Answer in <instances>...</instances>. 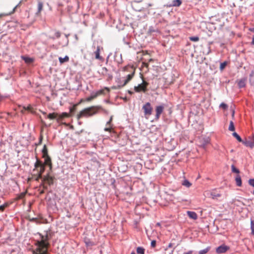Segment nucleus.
<instances>
[{"label": "nucleus", "mask_w": 254, "mask_h": 254, "mask_svg": "<svg viewBox=\"0 0 254 254\" xmlns=\"http://www.w3.org/2000/svg\"><path fill=\"white\" fill-rule=\"evenodd\" d=\"M41 240L35 243L36 248L32 251L33 254H49L48 250L50 246L49 235L47 231L45 235L40 234Z\"/></svg>", "instance_id": "nucleus-1"}, {"label": "nucleus", "mask_w": 254, "mask_h": 254, "mask_svg": "<svg viewBox=\"0 0 254 254\" xmlns=\"http://www.w3.org/2000/svg\"><path fill=\"white\" fill-rule=\"evenodd\" d=\"M102 110L105 113L107 114L108 111L103 109L100 106H92L88 108H86L81 110L77 115L78 120L81 118H88L91 117L98 113L99 110Z\"/></svg>", "instance_id": "nucleus-2"}, {"label": "nucleus", "mask_w": 254, "mask_h": 254, "mask_svg": "<svg viewBox=\"0 0 254 254\" xmlns=\"http://www.w3.org/2000/svg\"><path fill=\"white\" fill-rule=\"evenodd\" d=\"M123 71L129 72V73L127 75L124 84L122 85L118 86V88H121L124 87L132 79L135 72V68L133 65H127L123 67Z\"/></svg>", "instance_id": "nucleus-3"}, {"label": "nucleus", "mask_w": 254, "mask_h": 254, "mask_svg": "<svg viewBox=\"0 0 254 254\" xmlns=\"http://www.w3.org/2000/svg\"><path fill=\"white\" fill-rule=\"evenodd\" d=\"M105 90H107L108 92H109V91H110L109 88L105 87L103 89H101V90L97 91L96 92L92 93L89 97H87L85 100H84L83 99H81L80 100V101L79 102V103H77V104H78V105L84 101L90 102V101L95 99V98H96L98 96H99L100 95H105Z\"/></svg>", "instance_id": "nucleus-4"}, {"label": "nucleus", "mask_w": 254, "mask_h": 254, "mask_svg": "<svg viewBox=\"0 0 254 254\" xmlns=\"http://www.w3.org/2000/svg\"><path fill=\"white\" fill-rule=\"evenodd\" d=\"M45 170V164H43L41 161L37 159V161L34 164V169L33 171H36L37 172V174H39L42 175Z\"/></svg>", "instance_id": "nucleus-5"}, {"label": "nucleus", "mask_w": 254, "mask_h": 254, "mask_svg": "<svg viewBox=\"0 0 254 254\" xmlns=\"http://www.w3.org/2000/svg\"><path fill=\"white\" fill-rule=\"evenodd\" d=\"M149 83L144 81L143 79V82L141 84H138V86L134 87V90L136 92H145L147 91V87Z\"/></svg>", "instance_id": "nucleus-6"}, {"label": "nucleus", "mask_w": 254, "mask_h": 254, "mask_svg": "<svg viewBox=\"0 0 254 254\" xmlns=\"http://www.w3.org/2000/svg\"><path fill=\"white\" fill-rule=\"evenodd\" d=\"M142 109L144 112V115L145 117H148L152 114L153 108L149 102L146 103L142 106Z\"/></svg>", "instance_id": "nucleus-7"}, {"label": "nucleus", "mask_w": 254, "mask_h": 254, "mask_svg": "<svg viewBox=\"0 0 254 254\" xmlns=\"http://www.w3.org/2000/svg\"><path fill=\"white\" fill-rule=\"evenodd\" d=\"M54 178L50 175L48 173L46 176H44L43 178L42 183L44 184V183H47L49 185L51 186L54 183Z\"/></svg>", "instance_id": "nucleus-8"}, {"label": "nucleus", "mask_w": 254, "mask_h": 254, "mask_svg": "<svg viewBox=\"0 0 254 254\" xmlns=\"http://www.w3.org/2000/svg\"><path fill=\"white\" fill-rule=\"evenodd\" d=\"M102 49H103L102 47H101L99 46H97L96 50L94 52V54L95 56V59L96 60H98L99 61L103 62L104 59L102 56H100V51H101V50H102Z\"/></svg>", "instance_id": "nucleus-9"}, {"label": "nucleus", "mask_w": 254, "mask_h": 254, "mask_svg": "<svg viewBox=\"0 0 254 254\" xmlns=\"http://www.w3.org/2000/svg\"><path fill=\"white\" fill-rule=\"evenodd\" d=\"M229 249V247L225 245H221L218 247L216 250V252L218 254H222L226 252Z\"/></svg>", "instance_id": "nucleus-10"}, {"label": "nucleus", "mask_w": 254, "mask_h": 254, "mask_svg": "<svg viewBox=\"0 0 254 254\" xmlns=\"http://www.w3.org/2000/svg\"><path fill=\"white\" fill-rule=\"evenodd\" d=\"M164 107L163 106H158L156 107V118L158 119L160 118L161 114L164 110Z\"/></svg>", "instance_id": "nucleus-11"}, {"label": "nucleus", "mask_w": 254, "mask_h": 254, "mask_svg": "<svg viewBox=\"0 0 254 254\" xmlns=\"http://www.w3.org/2000/svg\"><path fill=\"white\" fill-rule=\"evenodd\" d=\"M43 157L45 158V161H44V163H43V164H45V166L46 165L49 166L50 169L51 170L52 168V164L51 159L49 155H48V156H46V157Z\"/></svg>", "instance_id": "nucleus-12"}, {"label": "nucleus", "mask_w": 254, "mask_h": 254, "mask_svg": "<svg viewBox=\"0 0 254 254\" xmlns=\"http://www.w3.org/2000/svg\"><path fill=\"white\" fill-rule=\"evenodd\" d=\"M58 117H59L58 114L57 113H55V112H54L52 113H50L47 116V118H48V119H49L50 120L56 119L57 121H58Z\"/></svg>", "instance_id": "nucleus-13"}, {"label": "nucleus", "mask_w": 254, "mask_h": 254, "mask_svg": "<svg viewBox=\"0 0 254 254\" xmlns=\"http://www.w3.org/2000/svg\"><path fill=\"white\" fill-rule=\"evenodd\" d=\"M210 195L212 199H217L221 196V194L218 193L216 190H213L210 192Z\"/></svg>", "instance_id": "nucleus-14"}, {"label": "nucleus", "mask_w": 254, "mask_h": 254, "mask_svg": "<svg viewBox=\"0 0 254 254\" xmlns=\"http://www.w3.org/2000/svg\"><path fill=\"white\" fill-rule=\"evenodd\" d=\"M187 214L190 218L193 220H196L197 218V215L194 212L188 211Z\"/></svg>", "instance_id": "nucleus-15"}, {"label": "nucleus", "mask_w": 254, "mask_h": 254, "mask_svg": "<svg viewBox=\"0 0 254 254\" xmlns=\"http://www.w3.org/2000/svg\"><path fill=\"white\" fill-rule=\"evenodd\" d=\"M58 116H59V117L58 118V122H59L60 121L62 120L64 118L69 117V115L68 113L64 112V113H63L61 115L58 114Z\"/></svg>", "instance_id": "nucleus-16"}, {"label": "nucleus", "mask_w": 254, "mask_h": 254, "mask_svg": "<svg viewBox=\"0 0 254 254\" xmlns=\"http://www.w3.org/2000/svg\"><path fill=\"white\" fill-rule=\"evenodd\" d=\"M244 144L246 146L249 147L251 148H253L254 147V142L252 140H247L244 142Z\"/></svg>", "instance_id": "nucleus-17"}, {"label": "nucleus", "mask_w": 254, "mask_h": 254, "mask_svg": "<svg viewBox=\"0 0 254 254\" xmlns=\"http://www.w3.org/2000/svg\"><path fill=\"white\" fill-rule=\"evenodd\" d=\"M235 181L237 186L238 187H241L242 186L241 177L239 175H237L235 178Z\"/></svg>", "instance_id": "nucleus-18"}, {"label": "nucleus", "mask_w": 254, "mask_h": 254, "mask_svg": "<svg viewBox=\"0 0 254 254\" xmlns=\"http://www.w3.org/2000/svg\"><path fill=\"white\" fill-rule=\"evenodd\" d=\"M69 57L67 56H65L64 58L62 57L59 58V60L61 64H63L65 62L69 61Z\"/></svg>", "instance_id": "nucleus-19"}, {"label": "nucleus", "mask_w": 254, "mask_h": 254, "mask_svg": "<svg viewBox=\"0 0 254 254\" xmlns=\"http://www.w3.org/2000/svg\"><path fill=\"white\" fill-rule=\"evenodd\" d=\"M22 58L26 63L28 64H30L33 62V59L29 57H22Z\"/></svg>", "instance_id": "nucleus-20"}, {"label": "nucleus", "mask_w": 254, "mask_h": 254, "mask_svg": "<svg viewBox=\"0 0 254 254\" xmlns=\"http://www.w3.org/2000/svg\"><path fill=\"white\" fill-rule=\"evenodd\" d=\"M42 152L43 154V157H46V156L48 155V148L47 147V146L46 145H44L43 146V148L42 150Z\"/></svg>", "instance_id": "nucleus-21"}, {"label": "nucleus", "mask_w": 254, "mask_h": 254, "mask_svg": "<svg viewBox=\"0 0 254 254\" xmlns=\"http://www.w3.org/2000/svg\"><path fill=\"white\" fill-rule=\"evenodd\" d=\"M246 81L245 79H242L240 80L238 82V86L240 88H242L245 86L246 85Z\"/></svg>", "instance_id": "nucleus-22"}, {"label": "nucleus", "mask_w": 254, "mask_h": 254, "mask_svg": "<svg viewBox=\"0 0 254 254\" xmlns=\"http://www.w3.org/2000/svg\"><path fill=\"white\" fill-rule=\"evenodd\" d=\"M182 3V1L181 0H174L173 1L172 5L173 6H179Z\"/></svg>", "instance_id": "nucleus-23"}, {"label": "nucleus", "mask_w": 254, "mask_h": 254, "mask_svg": "<svg viewBox=\"0 0 254 254\" xmlns=\"http://www.w3.org/2000/svg\"><path fill=\"white\" fill-rule=\"evenodd\" d=\"M43 4L42 2H39L38 3V12L37 13H40L43 9Z\"/></svg>", "instance_id": "nucleus-24"}, {"label": "nucleus", "mask_w": 254, "mask_h": 254, "mask_svg": "<svg viewBox=\"0 0 254 254\" xmlns=\"http://www.w3.org/2000/svg\"><path fill=\"white\" fill-rule=\"evenodd\" d=\"M136 252L138 254H144V249L142 247H138Z\"/></svg>", "instance_id": "nucleus-25"}, {"label": "nucleus", "mask_w": 254, "mask_h": 254, "mask_svg": "<svg viewBox=\"0 0 254 254\" xmlns=\"http://www.w3.org/2000/svg\"><path fill=\"white\" fill-rule=\"evenodd\" d=\"M209 250H210V247H208L206 249L200 251L198 252V253H199V254H205L209 251Z\"/></svg>", "instance_id": "nucleus-26"}, {"label": "nucleus", "mask_w": 254, "mask_h": 254, "mask_svg": "<svg viewBox=\"0 0 254 254\" xmlns=\"http://www.w3.org/2000/svg\"><path fill=\"white\" fill-rule=\"evenodd\" d=\"M34 177L35 178V181H38L39 179H42L43 180L42 175L39 174H37L36 175H34Z\"/></svg>", "instance_id": "nucleus-27"}, {"label": "nucleus", "mask_w": 254, "mask_h": 254, "mask_svg": "<svg viewBox=\"0 0 254 254\" xmlns=\"http://www.w3.org/2000/svg\"><path fill=\"white\" fill-rule=\"evenodd\" d=\"M26 192H21V193H20L16 197V200H18V199H22L24 197L25 194H26Z\"/></svg>", "instance_id": "nucleus-28"}, {"label": "nucleus", "mask_w": 254, "mask_h": 254, "mask_svg": "<svg viewBox=\"0 0 254 254\" xmlns=\"http://www.w3.org/2000/svg\"><path fill=\"white\" fill-rule=\"evenodd\" d=\"M108 69L106 67H103L101 69V74L103 75H106L107 74V73H108Z\"/></svg>", "instance_id": "nucleus-29"}, {"label": "nucleus", "mask_w": 254, "mask_h": 254, "mask_svg": "<svg viewBox=\"0 0 254 254\" xmlns=\"http://www.w3.org/2000/svg\"><path fill=\"white\" fill-rule=\"evenodd\" d=\"M229 130L230 131H234V130H235V127H234V123H233V121H231L230 122Z\"/></svg>", "instance_id": "nucleus-30"}, {"label": "nucleus", "mask_w": 254, "mask_h": 254, "mask_svg": "<svg viewBox=\"0 0 254 254\" xmlns=\"http://www.w3.org/2000/svg\"><path fill=\"white\" fill-rule=\"evenodd\" d=\"M183 185L188 188H189L191 185V183L187 180L184 181V182L183 183Z\"/></svg>", "instance_id": "nucleus-31"}, {"label": "nucleus", "mask_w": 254, "mask_h": 254, "mask_svg": "<svg viewBox=\"0 0 254 254\" xmlns=\"http://www.w3.org/2000/svg\"><path fill=\"white\" fill-rule=\"evenodd\" d=\"M219 107L222 109H223L224 110H226L228 109V105L224 103H222L220 106H219Z\"/></svg>", "instance_id": "nucleus-32"}, {"label": "nucleus", "mask_w": 254, "mask_h": 254, "mask_svg": "<svg viewBox=\"0 0 254 254\" xmlns=\"http://www.w3.org/2000/svg\"><path fill=\"white\" fill-rule=\"evenodd\" d=\"M190 40L191 41H193V42H197L199 41V38L197 36H195V37H190L189 38Z\"/></svg>", "instance_id": "nucleus-33"}, {"label": "nucleus", "mask_w": 254, "mask_h": 254, "mask_svg": "<svg viewBox=\"0 0 254 254\" xmlns=\"http://www.w3.org/2000/svg\"><path fill=\"white\" fill-rule=\"evenodd\" d=\"M148 66H149L148 63H145V62H142L141 67L142 68L145 67L146 68V71H148Z\"/></svg>", "instance_id": "nucleus-34"}, {"label": "nucleus", "mask_w": 254, "mask_h": 254, "mask_svg": "<svg viewBox=\"0 0 254 254\" xmlns=\"http://www.w3.org/2000/svg\"><path fill=\"white\" fill-rule=\"evenodd\" d=\"M233 135L235 137H236L239 141H242V139L241 137L236 132H234V133H233Z\"/></svg>", "instance_id": "nucleus-35"}, {"label": "nucleus", "mask_w": 254, "mask_h": 254, "mask_svg": "<svg viewBox=\"0 0 254 254\" xmlns=\"http://www.w3.org/2000/svg\"><path fill=\"white\" fill-rule=\"evenodd\" d=\"M251 228L252 230V233L254 235V220H252L251 222Z\"/></svg>", "instance_id": "nucleus-36"}, {"label": "nucleus", "mask_w": 254, "mask_h": 254, "mask_svg": "<svg viewBox=\"0 0 254 254\" xmlns=\"http://www.w3.org/2000/svg\"><path fill=\"white\" fill-rule=\"evenodd\" d=\"M41 185L43 187V189L41 190L40 192V193L41 194L44 193L45 190L47 189V187L45 185V184L43 183H42Z\"/></svg>", "instance_id": "nucleus-37"}, {"label": "nucleus", "mask_w": 254, "mask_h": 254, "mask_svg": "<svg viewBox=\"0 0 254 254\" xmlns=\"http://www.w3.org/2000/svg\"><path fill=\"white\" fill-rule=\"evenodd\" d=\"M77 106H78V104H74L71 108H70L69 109L70 112V113L74 112L76 109Z\"/></svg>", "instance_id": "nucleus-38"}, {"label": "nucleus", "mask_w": 254, "mask_h": 254, "mask_svg": "<svg viewBox=\"0 0 254 254\" xmlns=\"http://www.w3.org/2000/svg\"><path fill=\"white\" fill-rule=\"evenodd\" d=\"M232 171L234 173L239 174L240 173L239 170L237 169L234 165L232 166Z\"/></svg>", "instance_id": "nucleus-39"}, {"label": "nucleus", "mask_w": 254, "mask_h": 254, "mask_svg": "<svg viewBox=\"0 0 254 254\" xmlns=\"http://www.w3.org/2000/svg\"><path fill=\"white\" fill-rule=\"evenodd\" d=\"M226 64H227V63L226 62L221 63L220 64V69H221V70L223 69L225 67Z\"/></svg>", "instance_id": "nucleus-40"}, {"label": "nucleus", "mask_w": 254, "mask_h": 254, "mask_svg": "<svg viewBox=\"0 0 254 254\" xmlns=\"http://www.w3.org/2000/svg\"><path fill=\"white\" fill-rule=\"evenodd\" d=\"M108 127H105L104 129V130L106 131H109V132H112V126H108Z\"/></svg>", "instance_id": "nucleus-41"}, {"label": "nucleus", "mask_w": 254, "mask_h": 254, "mask_svg": "<svg viewBox=\"0 0 254 254\" xmlns=\"http://www.w3.org/2000/svg\"><path fill=\"white\" fill-rule=\"evenodd\" d=\"M61 36V33L59 31H56L54 33V38H59Z\"/></svg>", "instance_id": "nucleus-42"}, {"label": "nucleus", "mask_w": 254, "mask_h": 254, "mask_svg": "<svg viewBox=\"0 0 254 254\" xmlns=\"http://www.w3.org/2000/svg\"><path fill=\"white\" fill-rule=\"evenodd\" d=\"M249 184L254 187V179H251L249 180Z\"/></svg>", "instance_id": "nucleus-43"}, {"label": "nucleus", "mask_w": 254, "mask_h": 254, "mask_svg": "<svg viewBox=\"0 0 254 254\" xmlns=\"http://www.w3.org/2000/svg\"><path fill=\"white\" fill-rule=\"evenodd\" d=\"M112 120H113V116H111L110 117V120L107 123L106 126H112L111 122H112Z\"/></svg>", "instance_id": "nucleus-44"}, {"label": "nucleus", "mask_w": 254, "mask_h": 254, "mask_svg": "<svg viewBox=\"0 0 254 254\" xmlns=\"http://www.w3.org/2000/svg\"><path fill=\"white\" fill-rule=\"evenodd\" d=\"M31 221L35 222L37 223H39V220L36 218H32L30 220Z\"/></svg>", "instance_id": "nucleus-45"}, {"label": "nucleus", "mask_w": 254, "mask_h": 254, "mask_svg": "<svg viewBox=\"0 0 254 254\" xmlns=\"http://www.w3.org/2000/svg\"><path fill=\"white\" fill-rule=\"evenodd\" d=\"M43 139V136L42 135L40 136V137L39 138V142L38 144H36V145H40L42 143Z\"/></svg>", "instance_id": "nucleus-46"}, {"label": "nucleus", "mask_w": 254, "mask_h": 254, "mask_svg": "<svg viewBox=\"0 0 254 254\" xmlns=\"http://www.w3.org/2000/svg\"><path fill=\"white\" fill-rule=\"evenodd\" d=\"M6 205H2L0 206V211H2L4 210V208H5Z\"/></svg>", "instance_id": "nucleus-47"}, {"label": "nucleus", "mask_w": 254, "mask_h": 254, "mask_svg": "<svg viewBox=\"0 0 254 254\" xmlns=\"http://www.w3.org/2000/svg\"><path fill=\"white\" fill-rule=\"evenodd\" d=\"M151 245L152 247H155L156 246V241H152L151 243Z\"/></svg>", "instance_id": "nucleus-48"}, {"label": "nucleus", "mask_w": 254, "mask_h": 254, "mask_svg": "<svg viewBox=\"0 0 254 254\" xmlns=\"http://www.w3.org/2000/svg\"><path fill=\"white\" fill-rule=\"evenodd\" d=\"M31 109V107L30 106H28L27 108H26V107L23 108V109L24 110H30Z\"/></svg>", "instance_id": "nucleus-49"}, {"label": "nucleus", "mask_w": 254, "mask_h": 254, "mask_svg": "<svg viewBox=\"0 0 254 254\" xmlns=\"http://www.w3.org/2000/svg\"><path fill=\"white\" fill-rule=\"evenodd\" d=\"M8 14H0V17L2 16H5V15H8Z\"/></svg>", "instance_id": "nucleus-50"}, {"label": "nucleus", "mask_w": 254, "mask_h": 254, "mask_svg": "<svg viewBox=\"0 0 254 254\" xmlns=\"http://www.w3.org/2000/svg\"><path fill=\"white\" fill-rule=\"evenodd\" d=\"M252 44L254 45V36L253 37V39H252Z\"/></svg>", "instance_id": "nucleus-51"}, {"label": "nucleus", "mask_w": 254, "mask_h": 254, "mask_svg": "<svg viewBox=\"0 0 254 254\" xmlns=\"http://www.w3.org/2000/svg\"><path fill=\"white\" fill-rule=\"evenodd\" d=\"M234 114H235V111H234V110H232V117H234Z\"/></svg>", "instance_id": "nucleus-52"}, {"label": "nucleus", "mask_w": 254, "mask_h": 254, "mask_svg": "<svg viewBox=\"0 0 254 254\" xmlns=\"http://www.w3.org/2000/svg\"><path fill=\"white\" fill-rule=\"evenodd\" d=\"M184 254H192V252L191 251H189Z\"/></svg>", "instance_id": "nucleus-53"}, {"label": "nucleus", "mask_w": 254, "mask_h": 254, "mask_svg": "<svg viewBox=\"0 0 254 254\" xmlns=\"http://www.w3.org/2000/svg\"><path fill=\"white\" fill-rule=\"evenodd\" d=\"M154 61V60L152 59H150L149 60H148V62H153Z\"/></svg>", "instance_id": "nucleus-54"}, {"label": "nucleus", "mask_w": 254, "mask_h": 254, "mask_svg": "<svg viewBox=\"0 0 254 254\" xmlns=\"http://www.w3.org/2000/svg\"><path fill=\"white\" fill-rule=\"evenodd\" d=\"M254 74V72L253 71H252L251 74H250V76H253Z\"/></svg>", "instance_id": "nucleus-55"}, {"label": "nucleus", "mask_w": 254, "mask_h": 254, "mask_svg": "<svg viewBox=\"0 0 254 254\" xmlns=\"http://www.w3.org/2000/svg\"><path fill=\"white\" fill-rule=\"evenodd\" d=\"M15 8H16V7H15L14 8V9H13L12 12H11V13H13V12H14V11H15ZM10 14V13L9 14Z\"/></svg>", "instance_id": "nucleus-56"}, {"label": "nucleus", "mask_w": 254, "mask_h": 254, "mask_svg": "<svg viewBox=\"0 0 254 254\" xmlns=\"http://www.w3.org/2000/svg\"><path fill=\"white\" fill-rule=\"evenodd\" d=\"M42 114L43 115H46V113L45 112H42Z\"/></svg>", "instance_id": "nucleus-57"}, {"label": "nucleus", "mask_w": 254, "mask_h": 254, "mask_svg": "<svg viewBox=\"0 0 254 254\" xmlns=\"http://www.w3.org/2000/svg\"><path fill=\"white\" fill-rule=\"evenodd\" d=\"M169 247H171V244H169Z\"/></svg>", "instance_id": "nucleus-58"}, {"label": "nucleus", "mask_w": 254, "mask_h": 254, "mask_svg": "<svg viewBox=\"0 0 254 254\" xmlns=\"http://www.w3.org/2000/svg\"><path fill=\"white\" fill-rule=\"evenodd\" d=\"M131 254H135L134 252L131 253Z\"/></svg>", "instance_id": "nucleus-59"}, {"label": "nucleus", "mask_w": 254, "mask_h": 254, "mask_svg": "<svg viewBox=\"0 0 254 254\" xmlns=\"http://www.w3.org/2000/svg\"><path fill=\"white\" fill-rule=\"evenodd\" d=\"M86 245L89 246V244L86 243Z\"/></svg>", "instance_id": "nucleus-60"}, {"label": "nucleus", "mask_w": 254, "mask_h": 254, "mask_svg": "<svg viewBox=\"0 0 254 254\" xmlns=\"http://www.w3.org/2000/svg\"><path fill=\"white\" fill-rule=\"evenodd\" d=\"M157 225H158V226H159L160 224L159 223H157Z\"/></svg>", "instance_id": "nucleus-61"}, {"label": "nucleus", "mask_w": 254, "mask_h": 254, "mask_svg": "<svg viewBox=\"0 0 254 254\" xmlns=\"http://www.w3.org/2000/svg\"><path fill=\"white\" fill-rule=\"evenodd\" d=\"M253 194L254 195V190L253 191Z\"/></svg>", "instance_id": "nucleus-62"}, {"label": "nucleus", "mask_w": 254, "mask_h": 254, "mask_svg": "<svg viewBox=\"0 0 254 254\" xmlns=\"http://www.w3.org/2000/svg\"><path fill=\"white\" fill-rule=\"evenodd\" d=\"M253 31L254 32V28Z\"/></svg>", "instance_id": "nucleus-63"}]
</instances>
